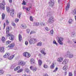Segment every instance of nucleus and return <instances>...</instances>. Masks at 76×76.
I'll list each match as a JSON object with an SVG mask.
<instances>
[{
  "instance_id": "obj_21",
  "label": "nucleus",
  "mask_w": 76,
  "mask_h": 76,
  "mask_svg": "<svg viewBox=\"0 0 76 76\" xmlns=\"http://www.w3.org/2000/svg\"><path fill=\"white\" fill-rule=\"evenodd\" d=\"M18 39L19 41H21L22 38V36L20 34H19L18 36Z\"/></svg>"
},
{
  "instance_id": "obj_32",
  "label": "nucleus",
  "mask_w": 76,
  "mask_h": 76,
  "mask_svg": "<svg viewBox=\"0 0 76 76\" xmlns=\"http://www.w3.org/2000/svg\"><path fill=\"white\" fill-rule=\"evenodd\" d=\"M25 70H26V72L27 73H30V71H29V70L28 68H26Z\"/></svg>"
},
{
  "instance_id": "obj_51",
  "label": "nucleus",
  "mask_w": 76,
  "mask_h": 76,
  "mask_svg": "<svg viewBox=\"0 0 76 76\" xmlns=\"http://www.w3.org/2000/svg\"><path fill=\"white\" fill-rule=\"evenodd\" d=\"M2 4L4 5V6L6 4L5 3V1L3 0L2 2Z\"/></svg>"
},
{
  "instance_id": "obj_22",
  "label": "nucleus",
  "mask_w": 76,
  "mask_h": 76,
  "mask_svg": "<svg viewBox=\"0 0 76 76\" xmlns=\"http://www.w3.org/2000/svg\"><path fill=\"white\" fill-rule=\"evenodd\" d=\"M70 7V4L69 3L67 4V6L66 7V10H68L69 9Z\"/></svg>"
},
{
  "instance_id": "obj_62",
  "label": "nucleus",
  "mask_w": 76,
  "mask_h": 76,
  "mask_svg": "<svg viewBox=\"0 0 76 76\" xmlns=\"http://www.w3.org/2000/svg\"><path fill=\"white\" fill-rule=\"evenodd\" d=\"M18 69L16 67V68H15L14 69V71H16L17 70H18Z\"/></svg>"
},
{
  "instance_id": "obj_13",
  "label": "nucleus",
  "mask_w": 76,
  "mask_h": 76,
  "mask_svg": "<svg viewBox=\"0 0 76 76\" xmlns=\"http://www.w3.org/2000/svg\"><path fill=\"white\" fill-rule=\"evenodd\" d=\"M31 70H32L33 72H36L37 71V68L36 67H34V66H31L30 67Z\"/></svg>"
},
{
  "instance_id": "obj_18",
  "label": "nucleus",
  "mask_w": 76,
  "mask_h": 76,
  "mask_svg": "<svg viewBox=\"0 0 76 76\" xmlns=\"http://www.w3.org/2000/svg\"><path fill=\"white\" fill-rule=\"evenodd\" d=\"M7 34H9V27H7L6 30Z\"/></svg>"
},
{
  "instance_id": "obj_24",
  "label": "nucleus",
  "mask_w": 76,
  "mask_h": 76,
  "mask_svg": "<svg viewBox=\"0 0 76 76\" xmlns=\"http://www.w3.org/2000/svg\"><path fill=\"white\" fill-rule=\"evenodd\" d=\"M14 45H15L14 43H12L10 45L8 46V47H10V48H13V47H14Z\"/></svg>"
},
{
  "instance_id": "obj_25",
  "label": "nucleus",
  "mask_w": 76,
  "mask_h": 76,
  "mask_svg": "<svg viewBox=\"0 0 76 76\" xmlns=\"http://www.w3.org/2000/svg\"><path fill=\"white\" fill-rule=\"evenodd\" d=\"M15 55H13L12 56H11L10 57H9L8 58L9 60H12L13 58L15 57Z\"/></svg>"
},
{
  "instance_id": "obj_46",
  "label": "nucleus",
  "mask_w": 76,
  "mask_h": 76,
  "mask_svg": "<svg viewBox=\"0 0 76 76\" xmlns=\"http://www.w3.org/2000/svg\"><path fill=\"white\" fill-rule=\"evenodd\" d=\"M53 43L54 44H56V45H57L58 44L56 42V41H55V40H54L53 42Z\"/></svg>"
},
{
  "instance_id": "obj_3",
  "label": "nucleus",
  "mask_w": 76,
  "mask_h": 76,
  "mask_svg": "<svg viewBox=\"0 0 76 76\" xmlns=\"http://www.w3.org/2000/svg\"><path fill=\"white\" fill-rule=\"evenodd\" d=\"M66 57H68L69 58H72L73 57V54L70 53L69 51H67L66 54Z\"/></svg>"
},
{
  "instance_id": "obj_29",
  "label": "nucleus",
  "mask_w": 76,
  "mask_h": 76,
  "mask_svg": "<svg viewBox=\"0 0 76 76\" xmlns=\"http://www.w3.org/2000/svg\"><path fill=\"white\" fill-rule=\"evenodd\" d=\"M21 28L22 29H24V28H26V25L25 24H22L21 25Z\"/></svg>"
},
{
  "instance_id": "obj_27",
  "label": "nucleus",
  "mask_w": 76,
  "mask_h": 76,
  "mask_svg": "<svg viewBox=\"0 0 76 76\" xmlns=\"http://www.w3.org/2000/svg\"><path fill=\"white\" fill-rule=\"evenodd\" d=\"M53 34H54V30L53 29H52L50 31V35H53Z\"/></svg>"
},
{
  "instance_id": "obj_61",
  "label": "nucleus",
  "mask_w": 76,
  "mask_h": 76,
  "mask_svg": "<svg viewBox=\"0 0 76 76\" xmlns=\"http://www.w3.org/2000/svg\"><path fill=\"white\" fill-rule=\"evenodd\" d=\"M9 1L10 3H12V0H9Z\"/></svg>"
},
{
  "instance_id": "obj_57",
  "label": "nucleus",
  "mask_w": 76,
  "mask_h": 76,
  "mask_svg": "<svg viewBox=\"0 0 76 76\" xmlns=\"http://www.w3.org/2000/svg\"><path fill=\"white\" fill-rule=\"evenodd\" d=\"M72 41L75 43V44L76 43V40L75 39L72 40Z\"/></svg>"
},
{
  "instance_id": "obj_28",
  "label": "nucleus",
  "mask_w": 76,
  "mask_h": 76,
  "mask_svg": "<svg viewBox=\"0 0 76 76\" xmlns=\"http://www.w3.org/2000/svg\"><path fill=\"white\" fill-rule=\"evenodd\" d=\"M68 22L69 23V24H72V22H73V20H72V19H69V20Z\"/></svg>"
},
{
  "instance_id": "obj_39",
  "label": "nucleus",
  "mask_w": 76,
  "mask_h": 76,
  "mask_svg": "<svg viewBox=\"0 0 76 76\" xmlns=\"http://www.w3.org/2000/svg\"><path fill=\"white\" fill-rule=\"evenodd\" d=\"M22 72H23V69H20L17 71V72L18 73H20Z\"/></svg>"
},
{
  "instance_id": "obj_54",
  "label": "nucleus",
  "mask_w": 76,
  "mask_h": 76,
  "mask_svg": "<svg viewBox=\"0 0 76 76\" xmlns=\"http://www.w3.org/2000/svg\"><path fill=\"white\" fill-rule=\"evenodd\" d=\"M6 23H7V25H9V21H8V20H7L6 21Z\"/></svg>"
},
{
  "instance_id": "obj_42",
  "label": "nucleus",
  "mask_w": 76,
  "mask_h": 76,
  "mask_svg": "<svg viewBox=\"0 0 76 76\" xmlns=\"http://www.w3.org/2000/svg\"><path fill=\"white\" fill-rule=\"evenodd\" d=\"M26 32L27 34H29V32H30V29H27L26 30Z\"/></svg>"
},
{
  "instance_id": "obj_31",
  "label": "nucleus",
  "mask_w": 76,
  "mask_h": 76,
  "mask_svg": "<svg viewBox=\"0 0 76 76\" xmlns=\"http://www.w3.org/2000/svg\"><path fill=\"white\" fill-rule=\"evenodd\" d=\"M5 18V15L4 13H3L2 15V20H3Z\"/></svg>"
},
{
  "instance_id": "obj_50",
  "label": "nucleus",
  "mask_w": 76,
  "mask_h": 76,
  "mask_svg": "<svg viewBox=\"0 0 76 76\" xmlns=\"http://www.w3.org/2000/svg\"><path fill=\"white\" fill-rule=\"evenodd\" d=\"M45 30L46 31H50V29L49 28H48V27H46L45 28Z\"/></svg>"
},
{
  "instance_id": "obj_5",
  "label": "nucleus",
  "mask_w": 76,
  "mask_h": 76,
  "mask_svg": "<svg viewBox=\"0 0 76 76\" xmlns=\"http://www.w3.org/2000/svg\"><path fill=\"white\" fill-rule=\"evenodd\" d=\"M37 42V39H31L29 41V43L30 44H35Z\"/></svg>"
},
{
  "instance_id": "obj_44",
  "label": "nucleus",
  "mask_w": 76,
  "mask_h": 76,
  "mask_svg": "<svg viewBox=\"0 0 76 76\" xmlns=\"http://www.w3.org/2000/svg\"><path fill=\"white\" fill-rule=\"evenodd\" d=\"M30 20H31V21H33L34 20L33 19V18H32V16H31L30 17Z\"/></svg>"
},
{
  "instance_id": "obj_34",
  "label": "nucleus",
  "mask_w": 76,
  "mask_h": 76,
  "mask_svg": "<svg viewBox=\"0 0 76 76\" xmlns=\"http://www.w3.org/2000/svg\"><path fill=\"white\" fill-rule=\"evenodd\" d=\"M63 69L64 70H67V66H64L63 68Z\"/></svg>"
},
{
  "instance_id": "obj_40",
  "label": "nucleus",
  "mask_w": 76,
  "mask_h": 76,
  "mask_svg": "<svg viewBox=\"0 0 76 76\" xmlns=\"http://www.w3.org/2000/svg\"><path fill=\"white\" fill-rule=\"evenodd\" d=\"M35 33H36V32L34 31H31L30 33V35H31V34H35Z\"/></svg>"
},
{
  "instance_id": "obj_43",
  "label": "nucleus",
  "mask_w": 76,
  "mask_h": 76,
  "mask_svg": "<svg viewBox=\"0 0 76 76\" xmlns=\"http://www.w3.org/2000/svg\"><path fill=\"white\" fill-rule=\"evenodd\" d=\"M41 25L44 26H45V23H41Z\"/></svg>"
},
{
  "instance_id": "obj_15",
  "label": "nucleus",
  "mask_w": 76,
  "mask_h": 76,
  "mask_svg": "<svg viewBox=\"0 0 76 76\" xmlns=\"http://www.w3.org/2000/svg\"><path fill=\"white\" fill-rule=\"evenodd\" d=\"M10 56V54L9 53H7L3 56V57L4 58H8Z\"/></svg>"
},
{
  "instance_id": "obj_64",
  "label": "nucleus",
  "mask_w": 76,
  "mask_h": 76,
  "mask_svg": "<svg viewBox=\"0 0 76 76\" xmlns=\"http://www.w3.org/2000/svg\"><path fill=\"white\" fill-rule=\"evenodd\" d=\"M7 76H11V75H10L8 74L7 75Z\"/></svg>"
},
{
  "instance_id": "obj_55",
  "label": "nucleus",
  "mask_w": 76,
  "mask_h": 76,
  "mask_svg": "<svg viewBox=\"0 0 76 76\" xmlns=\"http://www.w3.org/2000/svg\"><path fill=\"white\" fill-rule=\"evenodd\" d=\"M75 33L73 32L72 33V37H74V36L75 35Z\"/></svg>"
},
{
  "instance_id": "obj_26",
  "label": "nucleus",
  "mask_w": 76,
  "mask_h": 76,
  "mask_svg": "<svg viewBox=\"0 0 76 76\" xmlns=\"http://www.w3.org/2000/svg\"><path fill=\"white\" fill-rule=\"evenodd\" d=\"M15 67H16V65L15 64H13L11 65V69H13L15 68Z\"/></svg>"
},
{
  "instance_id": "obj_23",
  "label": "nucleus",
  "mask_w": 76,
  "mask_h": 76,
  "mask_svg": "<svg viewBox=\"0 0 76 76\" xmlns=\"http://www.w3.org/2000/svg\"><path fill=\"white\" fill-rule=\"evenodd\" d=\"M1 40L3 43H4L5 42V41H6V38L4 37H2L1 38Z\"/></svg>"
},
{
  "instance_id": "obj_33",
  "label": "nucleus",
  "mask_w": 76,
  "mask_h": 76,
  "mask_svg": "<svg viewBox=\"0 0 76 76\" xmlns=\"http://www.w3.org/2000/svg\"><path fill=\"white\" fill-rule=\"evenodd\" d=\"M3 73H4V71L2 69L0 70V75H3Z\"/></svg>"
},
{
  "instance_id": "obj_48",
  "label": "nucleus",
  "mask_w": 76,
  "mask_h": 76,
  "mask_svg": "<svg viewBox=\"0 0 76 76\" xmlns=\"http://www.w3.org/2000/svg\"><path fill=\"white\" fill-rule=\"evenodd\" d=\"M19 20V19L16 18L15 19V22L16 23L18 22Z\"/></svg>"
},
{
  "instance_id": "obj_12",
  "label": "nucleus",
  "mask_w": 76,
  "mask_h": 76,
  "mask_svg": "<svg viewBox=\"0 0 76 76\" xmlns=\"http://www.w3.org/2000/svg\"><path fill=\"white\" fill-rule=\"evenodd\" d=\"M0 8L3 10H4V9L5 8V6L4 5H3L2 3H0Z\"/></svg>"
},
{
  "instance_id": "obj_17",
  "label": "nucleus",
  "mask_w": 76,
  "mask_h": 76,
  "mask_svg": "<svg viewBox=\"0 0 76 76\" xmlns=\"http://www.w3.org/2000/svg\"><path fill=\"white\" fill-rule=\"evenodd\" d=\"M0 51L1 53H3L4 51V48L3 47H1L0 48Z\"/></svg>"
},
{
  "instance_id": "obj_16",
  "label": "nucleus",
  "mask_w": 76,
  "mask_h": 76,
  "mask_svg": "<svg viewBox=\"0 0 76 76\" xmlns=\"http://www.w3.org/2000/svg\"><path fill=\"white\" fill-rule=\"evenodd\" d=\"M39 25V23L37 22H35L33 24V26H38Z\"/></svg>"
},
{
  "instance_id": "obj_11",
  "label": "nucleus",
  "mask_w": 76,
  "mask_h": 76,
  "mask_svg": "<svg viewBox=\"0 0 76 76\" xmlns=\"http://www.w3.org/2000/svg\"><path fill=\"white\" fill-rule=\"evenodd\" d=\"M63 60V58L61 57H60L57 59V61L58 63L62 62Z\"/></svg>"
},
{
  "instance_id": "obj_14",
  "label": "nucleus",
  "mask_w": 76,
  "mask_h": 76,
  "mask_svg": "<svg viewBox=\"0 0 76 76\" xmlns=\"http://www.w3.org/2000/svg\"><path fill=\"white\" fill-rule=\"evenodd\" d=\"M45 48H43L40 51L41 53H42V54H44V56H45V55L46 54L45 52H44V51H45Z\"/></svg>"
},
{
  "instance_id": "obj_7",
  "label": "nucleus",
  "mask_w": 76,
  "mask_h": 76,
  "mask_svg": "<svg viewBox=\"0 0 76 76\" xmlns=\"http://www.w3.org/2000/svg\"><path fill=\"white\" fill-rule=\"evenodd\" d=\"M23 55L24 57H29L30 56H31V55L29 54V53L27 52H24L23 53Z\"/></svg>"
},
{
  "instance_id": "obj_6",
  "label": "nucleus",
  "mask_w": 76,
  "mask_h": 76,
  "mask_svg": "<svg viewBox=\"0 0 76 76\" xmlns=\"http://www.w3.org/2000/svg\"><path fill=\"white\" fill-rule=\"evenodd\" d=\"M26 64V63L22 61H19L18 63V65H22V66H24Z\"/></svg>"
},
{
  "instance_id": "obj_53",
  "label": "nucleus",
  "mask_w": 76,
  "mask_h": 76,
  "mask_svg": "<svg viewBox=\"0 0 76 76\" xmlns=\"http://www.w3.org/2000/svg\"><path fill=\"white\" fill-rule=\"evenodd\" d=\"M69 76H73V75L72 74V73L71 72L69 73Z\"/></svg>"
},
{
  "instance_id": "obj_36",
  "label": "nucleus",
  "mask_w": 76,
  "mask_h": 76,
  "mask_svg": "<svg viewBox=\"0 0 76 76\" xmlns=\"http://www.w3.org/2000/svg\"><path fill=\"white\" fill-rule=\"evenodd\" d=\"M73 15H76V9L74 10L73 11Z\"/></svg>"
},
{
  "instance_id": "obj_2",
  "label": "nucleus",
  "mask_w": 76,
  "mask_h": 76,
  "mask_svg": "<svg viewBox=\"0 0 76 76\" xmlns=\"http://www.w3.org/2000/svg\"><path fill=\"white\" fill-rule=\"evenodd\" d=\"M9 37V39H10V40H13L14 39V36H13L12 34H7L6 35V38H7V37Z\"/></svg>"
},
{
  "instance_id": "obj_58",
  "label": "nucleus",
  "mask_w": 76,
  "mask_h": 76,
  "mask_svg": "<svg viewBox=\"0 0 76 76\" xmlns=\"http://www.w3.org/2000/svg\"><path fill=\"white\" fill-rule=\"evenodd\" d=\"M25 44L26 45H28V42L27 41L25 43Z\"/></svg>"
},
{
  "instance_id": "obj_59",
  "label": "nucleus",
  "mask_w": 76,
  "mask_h": 76,
  "mask_svg": "<svg viewBox=\"0 0 76 76\" xmlns=\"http://www.w3.org/2000/svg\"><path fill=\"white\" fill-rule=\"evenodd\" d=\"M20 68V66H19L17 67V69L18 70H19Z\"/></svg>"
},
{
  "instance_id": "obj_35",
  "label": "nucleus",
  "mask_w": 76,
  "mask_h": 76,
  "mask_svg": "<svg viewBox=\"0 0 76 76\" xmlns=\"http://www.w3.org/2000/svg\"><path fill=\"white\" fill-rule=\"evenodd\" d=\"M21 15H22L21 12H19V14L17 15V16L19 18H20V16H21Z\"/></svg>"
},
{
  "instance_id": "obj_1",
  "label": "nucleus",
  "mask_w": 76,
  "mask_h": 76,
  "mask_svg": "<svg viewBox=\"0 0 76 76\" xmlns=\"http://www.w3.org/2000/svg\"><path fill=\"white\" fill-rule=\"evenodd\" d=\"M57 39L58 40V42L60 45H63V43L62 42L64 39L63 37H57Z\"/></svg>"
},
{
  "instance_id": "obj_56",
  "label": "nucleus",
  "mask_w": 76,
  "mask_h": 76,
  "mask_svg": "<svg viewBox=\"0 0 76 76\" xmlns=\"http://www.w3.org/2000/svg\"><path fill=\"white\" fill-rule=\"evenodd\" d=\"M23 4H24V5H25V4H26V2L24 1H23Z\"/></svg>"
},
{
  "instance_id": "obj_52",
  "label": "nucleus",
  "mask_w": 76,
  "mask_h": 76,
  "mask_svg": "<svg viewBox=\"0 0 76 76\" xmlns=\"http://www.w3.org/2000/svg\"><path fill=\"white\" fill-rule=\"evenodd\" d=\"M25 9H26V10L27 11H29L30 10V9L29 8H28L27 7L25 8Z\"/></svg>"
},
{
  "instance_id": "obj_19",
  "label": "nucleus",
  "mask_w": 76,
  "mask_h": 76,
  "mask_svg": "<svg viewBox=\"0 0 76 76\" xmlns=\"http://www.w3.org/2000/svg\"><path fill=\"white\" fill-rule=\"evenodd\" d=\"M30 61L31 64H33L34 63H35V60L33 58L31 59Z\"/></svg>"
},
{
  "instance_id": "obj_63",
  "label": "nucleus",
  "mask_w": 76,
  "mask_h": 76,
  "mask_svg": "<svg viewBox=\"0 0 76 76\" xmlns=\"http://www.w3.org/2000/svg\"><path fill=\"white\" fill-rule=\"evenodd\" d=\"M66 74H67V71H65V75H66Z\"/></svg>"
},
{
  "instance_id": "obj_49",
  "label": "nucleus",
  "mask_w": 76,
  "mask_h": 76,
  "mask_svg": "<svg viewBox=\"0 0 76 76\" xmlns=\"http://www.w3.org/2000/svg\"><path fill=\"white\" fill-rule=\"evenodd\" d=\"M11 42H10V41H7L6 42V44H10V43Z\"/></svg>"
},
{
  "instance_id": "obj_20",
  "label": "nucleus",
  "mask_w": 76,
  "mask_h": 76,
  "mask_svg": "<svg viewBox=\"0 0 76 76\" xmlns=\"http://www.w3.org/2000/svg\"><path fill=\"white\" fill-rule=\"evenodd\" d=\"M42 61H41L40 60H39L38 61V64H39V67H41V65L42 64Z\"/></svg>"
},
{
  "instance_id": "obj_45",
  "label": "nucleus",
  "mask_w": 76,
  "mask_h": 76,
  "mask_svg": "<svg viewBox=\"0 0 76 76\" xmlns=\"http://www.w3.org/2000/svg\"><path fill=\"white\" fill-rule=\"evenodd\" d=\"M57 70H58V67H56V68L53 71V72H56V71H57Z\"/></svg>"
},
{
  "instance_id": "obj_60",
  "label": "nucleus",
  "mask_w": 76,
  "mask_h": 76,
  "mask_svg": "<svg viewBox=\"0 0 76 76\" xmlns=\"http://www.w3.org/2000/svg\"><path fill=\"white\" fill-rule=\"evenodd\" d=\"M43 76H48V75L47 74H45Z\"/></svg>"
},
{
  "instance_id": "obj_4",
  "label": "nucleus",
  "mask_w": 76,
  "mask_h": 76,
  "mask_svg": "<svg viewBox=\"0 0 76 76\" xmlns=\"http://www.w3.org/2000/svg\"><path fill=\"white\" fill-rule=\"evenodd\" d=\"M54 18L53 17H51L50 18H49L48 20V22L49 23H53V22H54Z\"/></svg>"
},
{
  "instance_id": "obj_8",
  "label": "nucleus",
  "mask_w": 76,
  "mask_h": 76,
  "mask_svg": "<svg viewBox=\"0 0 76 76\" xmlns=\"http://www.w3.org/2000/svg\"><path fill=\"white\" fill-rule=\"evenodd\" d=\"M54 0H50L49 3V4L50 6H51V7H53V6H54Z\"/></svg>"
},
{
  "instance_id": "obj_9",
  "label": "nucleus",
  "mask_w": 76,
  "mask_h": 76,
  "mask_svg": "<svg viewBox=\"0 0 76 76\" xmlns=\"http://www.w3.org/2000/svg\"><path fill=\"white\" fill-rule=\"evenodd\" d=\"M15 12V10L12 9V10H10V15L12 17H13L14 16V13Z\"/></svg>"
},
{
  "instance_id": "obj_47",
  "label": "nucleus",
  "mask_w": 76,
  "mask_h": 76,
  "mask_svg": "<svg viewBox=\"0 0 76 76\" xmlns=\"http://www.w3.org/2000/svg\"><path fill=\"white\" fill-rule=\"evenodd\" d=\"M12 25V26H14L15 27L16 26V24H15V23H13V22L12 23H11Z\"/></svg>"
},
{
  "instance_id": "obj_10",
  "label": "nucleus",
  "mask_w": 76,
  "mask_h": 76,
  "mask_svg": "<svg viewBox=\"0 0 76 76\" xmlns=\"http://www.w3.org/2000/svg\"><path fill=\"white\" fill-rule=\"evenodd\" d=\"M69 59H65L63 62H62V64H67L68 62H69Z\"/></svg>"
},
{
  "instance_id": "obj_30",
  "label": "nucleus",
  "mask_w": 76,
  "mask_h": 76,
  "mask_svg": "<svg viewBox=\"0 0 76 76\" xmlns=\"http://www.w3.org/2000/svg\"><path fill=\"white\" fill-rule=\"evenodd\" d=\"M50 68L51 69H54V63H53L52 64V65L50 66Z\"/></svg>"
},
{
  "instance_id": "obj_37",
  "label": "nucleus",
  "mask_w": 76,
  "mask_h": 76,
  "mask_svg": "<svg viewBox=\"0 0 76 76\" xmlns=\"http://www.w3.org/2000/svg\"><path fill=\"white\" fill-rule=\"evenodd\" d=\"M37 45L39 46H41L42 45V43L41 42H39L37 44Z\"/></svg>"
},
{
  "instance_id": "obj_38",
  "label": "nucleus",
  "mask_w": 76,
  "mask_h": 76,
  "mask_svg": "<svg viewBox=\"0 0 76 76\" xmlns=\"http://www.w3.org/2000/svg\"><path fill=\"white\" fill-rule=\"evenodd\" d=\"M7 12L9 13V12H10L9 10H10V8L9 7H7Z\"/></svg>"
},
{
  "instance_id": "obj_41",
  "label": "nucleus",
  "mask_w": 76,
  "mask_h": 76,
  "mask_svg": "<svg viewBox=\"0 0 76 76\" xmlns=\"http://www.w3.org/2000/svg\"><path fill=\"white\" fill-rule=\"evenodd\" d=\"M43 67L45 69H47L48 68V66H47V65L46 64H44L43 65Z\"/></svg>"
}]
</instances>
